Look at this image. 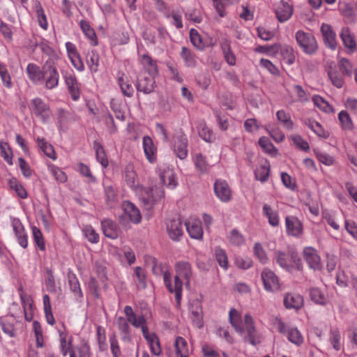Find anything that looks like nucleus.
Here are the masks:
<instances>
[{
    "label": "nucleus",
    "instance_id": "obj_6",
    "mask_svg": "<svg viewBox=\"0 0 357 357\" xmlns=\"http://www.w3.org/2000/svg\"><path fill=\"white\" fill-rule=\"evenodd\" d=\"M172 142L173 151L176 157L180 160L186 158L188 154V138L181 128L175 130Z\"/></svg>",
    "mask_w": 357,
    "mask_h": 357
},
{
    "label": "nucleus",
    "instance_id": "obj_7",
    "mask_svg": "<svg viewBox=\"0 0 357 357\" xmlns=\"http://www.w3.org/2000/svg\"><path fill=\"white\" fill-rule=\"evenodd\" d=\"M31 114L39 119L43 123L48 122L52 115L50 106L41 98H35L29 105Z\"/></svg>",
    "mask_w": 357,
    "mask_h": 357
},
{
    "label": "nucleus",
    "instance_id": "obj_33",
    "mask_svg": "<svg viewBox=\"0 0 357 357\" xmlns=\"http://www.w3.org/2000/svg\"><path fill=\"white\" fill-rule=\"evenodd\" d=\"M79 26L85 36L90 40L91 45L93 46L97 45L98 40L96 34L89 22L86 20H82L79 22Z\"/></svg>",
    "mask_w": 357,
    "mask_h": 357
},
{
    "label": "nucleus",
    "instance_id": "obj_43",
    "mask_svg": "<svg viewBox=\"0 0 357 357\" xmlns=\"http://www.w3.org/2000/svg\"><path fill=\"white\" fill-rule=\"evenodd\" d=\"M263 151L271 156H276L278 150L266 137H261L258 142Z\"/></svg>",
    "mask_w": 357,
    "mask_h": 357
},
{
    "label": "nucleus",
    "instance_id": "obj_56",
    "mask_svg": "<svg viewBox=\"0 0 357 357\" xmlns=\"http://www.w3.org/2000/svg\"><path fill=\"white\" fill-rule=\"evenodd\" d=\"M82 232L87 240L91 243H97L99 241V234L91 225H86L82 229Z\"/></svg>",
    "mask_w": 357,
    "mask_h": 357
},
{
    "label": "nucleus",
    "instance_id": "obj_53",
    "mask_svg": "<svg viewBox=\"0 0 357 357\" xmlns=\"http://www.w3.org/2000/svg\"><path fill=\"white\" fill-rule=\"evenodd\" d=\"M123 178L128 185L131 188L134 189V165L130 163L128 164L126 167L123 173Z\"/></svg>",
    "mask_w": 357,
    "mask_h": 357
},
{
    "label": "nucleus",
    "instance_id": "obj_32",
    "mask_svg": "<svg viewBox=\"0 0 357 357\" xmlns=\"http://www.w3.org/2000/svg\"><path fill=\"white\" fill-rule=\"evenodd\" d=\"M220 46L226 62L229 66H234L236 64V56L231 50L230 42L227 39L222 40Z\"/></svg>",
    "mask_w": 357,
    "mask_h": 357
},
{
    "label": "nucleus",
    "instance_id": "obj_42",
    "mask_svg": "<svg viewBox=\"0 0 357 357\" xmlns=\"http://www.w3.org/2000/svg\"><path fill=\"white\" fill-rule=\"evenodd\" d=\"M328 75L332 84L337 88H342L344 84V79L335 67L330 66L328 68Z\"/></svg>",
    "mask_w": 357,
    "mask_h": 357
},
{
    "label": "nucleus",
    "instance_id": "obj_40",
    "mask_svg": "<svg viewBox=\"0 0 357 357\" xmlns=\"http://www.w3.org/2000/svg\"><path fill=\"white\" fill-rule=\"evenodd\" d=\"M36 142L39 148L48 158L56 160V157L54 149L50 144L43 137H37Z\"/></svg>",
    "mask_w": 357,
    "mask_h": 357
},
{
    "label": "nucleus",
    "instance_id": "obj_54",
    "mask_svg": "<svg viewBox=\"0 0 357 357\" xmlns=\"http://www.w3.org/2000/svg\"><path fill=\"white\" fill-rule=\"evenodd\" d=\"M48 169L54 177V178L59 183H65L68 180V176L66 173L59 167L53 165H48Z\"/></svg>",
    "mask_w": 357,
    "mask_h": 357
},
{
    "label": "nucleus",
    "instance_id": "obj_15",
    "mask_svg": "<svg viewBox=\"0 0 357 357\" xmlns=\"http://www.w3.org/2000/svg\"><path fill=\"white\" fill-rule=\"evenodd\" d=\"M186 230L192 238L201 240L203 237V228L201 221L193 217L189 218L185 222Z\"/></svg>",
    "mask_w": 357,
    "mask_h": 357
},
{
    "label": "nucleus",
    "instance_id": "obj_18",
    "mask_svg": "<svg viewBox=\"0 0 357 357\" xmlns=\"http://www.w3.org/2000/svg\"><path fill=\"white\" fill-rule=\"evenodd\" d=\"M214 192L215 195L223 202H227L231 199V192L228 183L224 180H217L214 183Z\"/></svg>",
    "mask_w": 357,
    "mask_h": 357
},
{
    "label": "nucleus",
    "instance_id": "obj_19",
    "mask_svg": "<svg viewBox=\"0 0 357 357\" xmlns=\"http://www.w3.org/2000/svg\"><path fill=\"white\" fill-rule=\"evenodd\" d=\"M26 72L29 80L34 84H40L44 80V66L41 69L35 63H30L27 65Z\"/></svg>",
    "mask_w": 357,
    "mask_h": 357
},
{
    "label": "nucleus",
    "instance_id": "obj_58",
    "mask_svg": "<svg viewBox=\"0 0 357 357\" xmlns=\"http://www.w3.org/2000/svg\"><path fill=\"white\" fill-rule=\"evenodd\" d=\"M0 77L4 86L6 88H11L13 83L11 81V77L6 66V65L0 63Z\"/></svg>",
    "mask_w": 357,
    "mask_h": 357
},
{
    "label": "nucleus",
    "instance_id": "obj_50",
    "mask_svg": "<svg viewBox=\"0 0 357 357\" xmlns=\"http://www.w3.org/2000/svg\"><path fill=\"white\" fill-rule=\"evenodd\" d=\"M199 135L206 142H212L215 137L213 132L204 123H200L198 127Z\"/></svg>",
    "mask_w": 357,
    "mask_h": 357
},
{
    "label": "nucleus",
    "instance_id": "obj_25",
    "mask_svg": "<svg viewBox=\"0 0 357 357\" xmlns=\"http://www.w3.org/2000/svg\"><path fill=\"white\" fill-rule=\"evenodd\" d=\"M263 215L268 219V224L272 227H278L280 224V217L277 210L268 204H264L262 208Z\"/></svg>",
    "mask_w": 357,
    "mask_h": 357
},
{
    "label": "nucleus",
    "instance_id": "obj_52",
    "mask_svg": "<svg viewBox=\"0 0 357 357\" xmlns=\"http://www.w3.org/2000/svg\"><path fill=\"white\" fill-rule=\"evenodd\" d=\"M312 101L314 104L323 112L326 113H331L333 112V109L330 105V104L320 96H314L312 98Z\"/></svg>",
    "mask_w": 357,
    "mask_h": 357
},
{
    "label": "nucleus",
    "instance_id": "obj_23",
    "mask_svg": "<svg viewBox=\"0 0 357 357\" xmlns=\"http://www.w3.org/2000/svg\"><path fill=\"white\" fill-rule=\"evenodd\" d=\"M284 305L287 309L299 310L303 305V298L295 293H287L284 296Z\"/></svg>",
    "mask_w": 357,
    "mask_h": 357
},
{
    "label": "nucleus",
    "instance_id": "obj_59",
    "mask_svg": "<svg viewBox=\"0 0 357 357\" xmlns=\"http://www.w3.org/2000/svg\"><path fill=\"white\" fill-rule=\"evenodd\" d=\"M195 165L200 173H206L208 169V165L205 158L201 153H197L195 156Z\"/></svg>",
    "mask_w": 357,
    "mask_h": 357
},
{
    "label": "nucleus",
    "instance_id": "obj_29",
    "mask_svg": "<svg viewBox=\"0 0 357 357\" xmlns=\"http://www.w3.org/2000/svg\"><path fill=\"white\" fill-rule=\"evenodd\" d=\"M154 76L150 75L141 77L138 79V84L137 86V89L139 91H142L144 93H151L154 88Z\"/></svg>",
    "mask_w": 357,
    "mask_h": 357
},
{
    "label": "nucleus",
    "instance_id": "obj_38",
    "mask_svg": "<svg viewBox=\"0 0 357 357\" xmlns=\"http://www.w3.org/2000/svg\"><path fill=\"white\" fill-rule=\"evenodd\" d=\"M270 173V164L268 160H265L255 172V178L261 182L267 181Z\"/></svg>",
    "mask_w": 357,
    "mask_h": 357
},
{
    "label": "nucleus",
    "instance_id": "obj_28",
    "mask_svg": "<svg viewBox=\"0 0 357 357\" xmlns=\"http://www.w3.org/2000/svg\"><path fill=\"white\" fill-rule=\"evenodd\" d=\"M340 36L345 47L349 49L351 52L356 50V42L348 27H343L342 29Z\"/></svg>",
    "mask_w": 357,
    "mask_h": 357
},
{
    "label": "nucleus",
    "instance_id": "obj_14",
    "mask_svg": "<svg viewBox=\"0 0 357 357\" xmlns=\"http://www.w3.org/2000/svg\"><path fill=\"white\" fill-rule=\"evenodd\" d=\"M285 227L287 235L299 237L303 234L302 222L294 215H288L285 218Z\"/></svg>",
    "mask_w": 357,
    "mask_h": 357
},
{
    "label": "nucleus",
    "instance_id": "obj_10",
    "mask_svg": "<svg viewBox=\"0 0 357 357\" xmlns=\"http://www.w3.org/2000/svg\"><path fill=\"white\" fill-rule=\"evenodd\" d=\"M158 174L162 183L170 190L178 185L175 172L172 168L167 165H161L158 167Z\"/></svg>",
    "mask_w": 357,
    "mask_h": 357
},
{
    "label": "nucleus",
    "instance_id": "obj_9",
    "mask_svg": "<svg viewBox=\"0 0 357 357\" xmlns=\"http://www.w3.org/2000/svg\"><path fill=\"white\" fill-rule=\"evenodd\" d=\"M302 255L309 268L314 271H321L323 264L318 251L313 247H306L303 249Z\"/></svg>",
    "mask_w": 357,
    "mask_h": 357
},
{
    "label": "nucleus",
    "instance_id": "obj_46",
    "mask_svg": "<svg viewBox=\"0 0 357 357\" xmlns=\"http://www.w3.org/2000/svg\"><path fill=\"white\" fill-rule=\"evenodd\" d=\"M0 154L8 165H12L13 164V151L10 146L7 142L3 141L0 142Z\"/></svg>",
    "mask_w": 357,
    "mask_h": 357
},
{
    "label": "nucleus",
    "instance_id": "obj_26",
    "mask_svg": "<svg viewBox=\"0 0 357 357\" xmlns=\"http://www.w3.org/2000/svg\"><path fill=\"white\" fill-rule=\"evenodd\" d=\"M130 324H131L127 318L119 317L117 319V325L121 331V338L125 342H131L132 340Z\"/></svg>",
    "mask_w": 357,
    "mask_h": 357
},
{
    "label": "nucleus",
    "instance_id": "obj_27",
    "mask_svg": "<svg viewBox=\"0 0 357 357\" xmlns=\"http://www.w3.org/2000/svg\"><path fill=\"white\" fill-rule=\"evenodd\" d=\"M143 149L147 160L151 163L154 162L156 160V148L150 137H143Z\"/></svg>",
    "mask_w": 357,
    "mask_h": 357
},
{
    "label": "nucleus",
    "instance_id": "obj_63",
    "mask_svg": "<svg viewBox=\"0 0 357 357\" xmlns=\"http://www.w3.org/2000/svg\"><path fill=\"white\" fill-rule=\"evenodd\" d=\"M291 139L292 140L294 144L299 149L308 151L310 150V146L308 142L304 139L299 135H294L291 137Z\"/></svg>",
    "mask_w": 357,
    "mask_h": 357
},
{
    "label": "nucleus",
    "instance_id": "obj_64",
    "mask_svg": "<svg viewBox=\"0 0 357 357\" xmlns=\"http://www.w3.org/2000/svg\"><path fill=\"white\" fill-rule=\"evenodd\" d=\"M190 38L192 44L197 49L202 50L204 47V43L201 36L198 31L195 29H191L190 31Z\"/></svg>",
    "mask_w": 357,
    "mask_h": 357
},
{
    "label": "nucleus",
    "instance_id": "obj_30",
    "mask_svg": "<svg viewBox=\"0 0 357 357\" xmlns=\"http://www.w3.org/2000/svg\"><path fill=\"white\" fill-rule=\"evenodd\" d=\"M174 347L176 357H188L190 355L187 341L182 337H176L174 341Z\"/></svg>",
    "mask_w": 357,
    "mask_h": 357
},
{
    "label": "nucleus",
    "instance_id": "obj_21",
    "mask_svg": "<svg viewBox=\"0 0 357 357\" xmlns=\"http://www.w3.org/2000/svg\"><path fill=\"white\" fill-rule=\"evenodd\" d=\"M321 32L325 44L331 49L334 50L337 45L336 35L332 26L328 24H322Z\"/></svg>",
    "mask_w": 357,
    "mask_h": 357
},
{
    "label": "nucleus",
    "instance_id": "obj_34",
    "mask_svg": "<svg viewBox=\"0 0 357 357\" xmlns=\"http://www.w3.org/2000/svg\"><path fill=\"white\" fill-rule=\"evenodd\" d=\"M101 226L105 236L112 239L118 236L116 225L112 220L109 219L104 220L101 222Z\"/></svg>",
    "mask_w": 357,
    "mask_h": 357
},
{
    "label": "nucleus",
    "instance_id": "obj_3",
    "mask_svg": "<svg viewBox=\"0 0 357 357\" xmlns=\"http://www.w3.org/2000/svg\"><path fill=\"white\" fill-rule=\"evenodd\" d=\"M151 318V312L149 308H144L142 316L135 317V328H140L144 339L147 341L153 354L159 356L161 353V347L158 338L155 333H149L147 326Z\"/></svg>",
    "mask_w": 357,
    "mask_h": 357
},
{
    "label": "nucleus",
    "instance_id": "obj_57",
    "mask_svg": "<svg viewBox=\"0 0 357 357\" xmlns=\"http://www.w3.org/2000/svg\"><path fill=\"white\" fill-rule=\"evenodd\" d=\"M254 255L262 264H266L268 261V257L264 250L262 245L256 243L254 246Z\"/></svg>",
    "mask_w": 357,
    "mask_h": 357
},
{
    "label": "nucleus",
    "instance_id": "obj_5",
    "mask_svg": "<svg viewBox=\"0 0 357 357\" xmlns=\"http://www.w3.org/2000/svg\"><path fill=\"white\" fill-rule=\"evenodd\" d=\"M298 45L307 54H313L317 50V43L314 36L309 32L298 30L295 33Z\"/></svg>",
    "mask_w": 357,
    "mask_h": 357
},
{
    "label": "nucleus",
    "instance_id": "obj_31",
    "mask_svg": "<svg viewBox=\"0 0 357 357\" xmlns=\"http://www.w3.org/2000/svg\"><path fill=\"white\" fill-rule=\"evenodd\" d=\"M278 51L280 52L285 63L287 65H292L295 62L296 55L291 46L287 45H278Z\"/></svg>",
    "mask_w": 357,
    "mask_h": 357
},
{
    "label": "nucleus",
    "instance_id": "obj_24",
    "mask_svg": "<svg viewBox=\"0 0 357 357\" xmlns=\"http://www.w3.org/2000/svg\"><path fill=\"white\" fill-rule=\"evenodd\" d=\"M20 297L22 305L24 310V318L27 321H31L33 319V300L30 296L24 294L22 291L20 293Z\"/></svg>",
    "mask_w": 357,
    "mask_h": 357
},
{
    "label": "nucleus",
    "instance_id": "obj_47",
    "mask_svg": "<svg viewBox=\"0 0 357 357\" xmlns=\"http://www.w3.org/2000/svg\"><path fill=\"white\" fill-rule=\"evenodd\" d=\"M135 285L138 289H144L147 285L146 273L140 267L135 268Z\"/></svg>",
    "mask_w": 357,
    "mask_h": 357
},
{
    "label": "nucleus",
    "instance_id": "obj_1",
    "mask_svg": "<svg viewBox=\"0 0 357 357\" xmlns=\"http://www.w3.org/2000/svg\"><path fill=\"white\" fill-rule=\"evenodd\" d=\"M176 275L174 277V284L172 282V275L168 270L163 271V282L171 294H174L176 299V307L179 308L182 299L183 282L181 278L185 280V284H189L192 272L190 264L186 261H177L174 265Z\"/></svg>",
    "mask_w": 357,
    "mask_h": 357
},
{
    "label": "nucleus",
    "instance_id": "obj_39",
    "mask_svg": "<svg viewBox=\"0 0 357 357\" xmlns=\"http://www.w3.org/2000/svg\"><path fill=\"white\" fill-rule=\"evenodd\" d=\"M33 8L36 13L40 26L44 30H47L48 28L47 17L42 6L38 1H35Z\"/></svg>",
    "mask_w": 357,
    "mask_h": 357
},
{
    "label": "nucleus",
    "instance_id": "obj_60",
    "mask_svg": "<svg viewBox=\"0 0 357 357\" xmlns=\"http://www.w3.org/2000/svg\"><path fill=\"white\" fill-rule=\"evenodd\" d=\"M215 256L219 265L224 269L228 268V258L225 251L220 248L215 249Z\"/></svg>",
    "mask_w": 357,
    "mask_h": 357
},
{
    "label": "nucleus",
    "instance_id": "obj_20",
    "mask_svg": "<svg viewBox=\"0 0 357 357\" xmlns=\"http://www.w3.org/2000/svg\"><path fill=\"white\" fill-rule=\"evenodd\" d=\"M123 213L120 215L119 221L124 227H131V223L133 221L134 204L128 201H125L122 204Z\"/></svg>",
    "mask_w": 357,
    "mask_h": 357
},
{
    "label": "nucleus",
    "instance_id": "obj_61",
    "mask_svg": "<svg viewBox=\"0 0 357 357\" xmlns=\"http://www.w3.org/2000/svg\"><path fill=\"white\" fill-rule=\"evenodd\" d=\"M86 63L91 72L96 73L98 71L99 56L96 51L92 50L89 53V58L86 60Z\"/></svg>",
    "mask_w": 357,
    "mask_h": 357
},
{
    "label": "nucleus",
    "instance_id": "obj_48",
    "mask_svg": "<svg viewBox=\"0 0 357 357\" xmlns=\"http://www.w3.org/2000/svg\"><path fill=\"white\" fill-rule=\"evenodd\" d=\"M181 56L183 59L186 66L192 68L196 66L197 61L195 56L188 48L185 47L181 48Z\"/></svg>",
    "mask_w": 357,
    "mask_h": 357
},
{
    "label": "nucleus",
    "instance_id": "obj_13",
    "mask_svg": "<svg viewBox=\"0 0 357 357\" xmlns=\"http://www.w3.org/2000/svg\"><path fill=\"white\" fill-rule=\"evenodd\" d=\"M261 280L266 291L274 292L280 289L279 279L272 271L264 268L261 272Z\"/></svg>",
    "mask_w": 357,
    "mask_h": 357
},
{
    "label": "nucleus",
    "instance_id": "obj_17",
    "mask_svg": "<svg viewBox=\"0 0 357 357\" xmlns=\"http://www.w3.org/2000/svg\"><path fill=\"white\" fill-rule=\"evenodd\" d=\"M275 15L280 22L287 21L293 14V6L288 2L281 0L275 6Z\"/></svg>",
    "mask_w": 357,
    "mask_h": 357
},
{
    "label": "nucleus",
    "instance_id": "obj_45",
    "mask_svg": "<svg viewBox=\"0 0 357 357\" xmlns=\"http://www.w3.org/2000/svg\"><path fill=\"white\" fill-rule=\"evenodd\" d=\"M192 313V320L197 327L201 328L203 326L202 321V310L199 303H197L192 305L190 309Z\"/></svg>",
    "mask_w": 357,
    "mask_h": 357
},
{
    "label": "nucleus",
    "instance_id": "obj_16",
    "mask_svg": "<svg viewBox=\"0 0 357 357\" xmlns=\"http://www.w3.org/2000/svg\"><path fill=\"white\" fill-rule=\"evenodd\" d=\"M11 225L18 243L22 248H26L28 245V238L22 222L18 218H12Z\"/></svg>",
    "mask_w": 357,
    "mask_h": 357
},
{
    "label": "nucleus",
    "instance_id": "obj_62",
    "mask_svg": "<svg viewBox=\"0 0 357 357\" xmlns=\"http://www.w3.org/2000/svg\"><path fill=\"white\" fill-rule=\"evenodd\" d=\"M266 130L276 142H282L285 138L284 132L279 128H271L270 126H266Z\"/></svg>",
    "mask_w": 357,
    "mask_h": 357
},
{
    "label": "nucleus",
    "instance_id": "obj_12",
    "mask_svg": "<svg viewBox=\"0 0 357 357\" xmlns=\"http://www.w3.org/2000/svg\"><path fill=\"white\" fill-rule=\"evenodd\" d=\"M166 231L169 237L174 241H179L183 235L182 222L178 218L167 220Z\"/></svg>",
    "mask_w": 357,
    "mask_h": 357
},
{
    "label": "nucleus",
    "instance_id": "obj_49",
    "mask_svg": "<svg viewBox=\"0 0 357 357\" xmlns=\"http://www.w3.org/2000/svg\"><path fill=\"white\" fill-rule=\"evenodd\" d=\"M310 296L311 300L317 304L324 305L327 299L324 293L317 287H313L310 290Z\"/></svg>",
    "mask_w": 357,
    "mask_h": 357
},
{
    "label": "nucleus",
    "instance_id": "obj_11",
    "mask_svg": "<svg viewBox=\"0 0 357 357\" xmlns=\"http://www.w3.org/2000/svg\"><path fill=\"white\" fill-rule=\"evenodd\" d=\"M44 82L45 88L53 89L59 84V75L56 68L52 63L46 62L44 65Z\"/></svg>",
    "mask_w": 357,
    "mask_h": 357
},
{
    "label": "nucleus",
    "instance_id": "obj_41",
    "mask_svg": "<svg viewBox=\"0 0 357 357\" xmlns=\"http://www.w3.org/2000/svg\"><path fill=\"white\" fill-rule=\"evenodd\" d=\"M8 185L20 198L25 199L27 197L26 190L17 178H12L9 179Z\"/></svg>",
    "mask_w": 357,
    "mask_h": 357
},
{
    "label": "nucleus",
    "instance_id": "obj_37",
    "mask_svg": "<svg viewBox=\"0 0 357 357\" xmlns=\"http://www.w3.org/2000/svg\"><path fill=\"white\" fill-rule=\"evenodd\" d=\"M276 117L278 121L283 126L284 128L288 130H293L294 124L289 113L286 112L283 109H281L276 112Z\"/></svg>",
    "mask_w": 357,
    "mask_h": 357
},
{
    "label": "nucleus",
    "instance_id": "obj_44",
    "mask_svg": "<svg viewBox=\"0 0 357 357\" xmlns=\"http://www.w3.org/2000/svg\"><path fill=\"white\" fill-rule=\"evenodd\" d=\"M68 280L70 290L74 295L78 298L82 297L83 294L80 288V284L75 274L69 273L68 275Z\"/></svg>",
    "mask_w": 357,
    "mask_h": 357
},
{
    "label": "nucleus",
    "instance_id": "obj_2",
    "mask_svg": "<svg viewBox=\"0 0 357 357\" xmlns=\"http://www.w3.org/2000/svg\"><path fill=\"white\" fill-rule=\"evenodd\" d=\"M229 320L236 333L241 335L246 333V338L251 344L257 345L260 343V337L257 332L254 319L250 314H245L242 318L240 312L232 308L229 312Z\"/></svg>",
    "mask_w": 357,
    "mask_h": 357
},
{
    "label": "nucleus",
    "instance_id": "obj_51",
    "mask_svg": "<svg viewBox=\"0 0 357 357\" xmlns=\"http://www.w3.org/2000/svg\"><path fill=\"white\" fill-rule=\"evenodd\" d=\"M286 334L288 340L293 344L300 345L303 342V337L301 332L296 328H289Z\"/></svg>",
    "mask_w": 357,
    "mask_h": 357
},
{
    "label": "nucleus",
    "instance_id": "obj_35",
    "mask_svg": "<svg viewBox=\"0 0 357 357\" xmlns=\"http://www.w3.org/2000/svg\"><path fill=\"white\" fill-rule=\"evenodd\" d=\"M305 124L319 137L326 139L329 136L328 132L326 131L321 125L314 120L310 119H305Z\"/></svg>",
    "mask_w": 357,
    "mask_h": 357
},
{
    "label": "nucleus",
    "instance_id": "obj_22",
    "mask_svg": "<svg viewBox=\"0 0 357 357\" xmlns=\"http://www.w3.org/2000/svg\"><path fill=\"white\" fill-rule=\"evenodd\" d=\"M139 61L149 75H156L158 74L157 62L149 54L139 55Z\"/></svg>",
    "mask_w": 357,
    "mask_h": 357
},
{
    "label": "nucleus",
    "instance_id": "obj_36",
    "mask_svg": "<svg viewBox=\"0 0 357 357\" xmlns=\"http://www.w3.org/2000/svg\"><path fill=\"white\" fill-rule=\"evenodd\" d=\"M62 327L63 329H65L63 325H62ZM58 332L59 334L61 352L63 356H66L67 354L71 350L72 342L70 340H67L68 333L65 331V330L61 331V329H58Z\"/></svg>",
    "mask_w": 357,
    "mask_h": 357
},
{
    "label": "nucleus",
    "instance_id": "obj_4",
    "mask_svg": "<svg viewBox=\"0 0 357 357\" xmlns=\"http://www.w3.org/2000/svg\"><path fill=\"white\" fill-rule=\"evenodd\" d=\"M135 194L138 195L139 201L146 211L151 210L155 202L165 197V190L161 187L150 190L142 185H137L135 186Z\"/></svg>",
    "mask_w": 357,
    "mask_h": 357
},
{
    "label": "nucleus",
    "instance_id": "obj_8",
    "mask_svg": "<svg viewBox=\"0 0 357 357\" xmlns=\"http://www.w3.org/2000/svg\"><path fill=\"white\" fill-rule=\"evenodd\" d=\"M61 73L72 99L75 101L79 100L80 97V84L77 82L73 70L69 68L63 70Z\"/></svg>",
    "mask_w": 357,
    "mask_h": 357
},
{
    "label": "nucleus",
    "instance_id": "obj_55",
    "mask_svg": "<svg viewBox=\"0 0 357 357\" xmlns=\"http://www.w3.org/2000/svg\"><path fill=\"white\" fill-rule=\"evenodd\" d=\"M31 230L34 243L40 250L44 251L45 243L41 231L35 226L31 227Z\"/></svg>",
    "mask_w": 357,
    "mask_h": 357
}]
</instances>
